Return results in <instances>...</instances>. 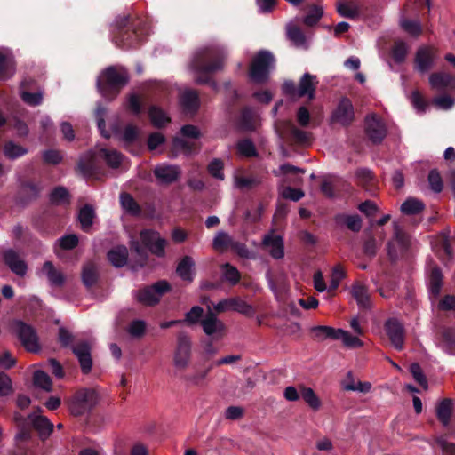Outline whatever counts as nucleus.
<instances>
[{
    "mask_svg": "<svg viewBox=\"0 0 455 455\" xmlns=\"http://www.w3.org/2000/svg\"><path fill=\"white\" fill-rule=\"evenodd\" d=\"M225 56V51L220 46H209L196 52L190 65L196 82L209 84L216 90L218 85L210 78V75L223 68Z\"/></svg>",
    "mask_w": 455,
    "mask_h": 455,
    "instance_id": "nucleus-1",
    "label": "nucleus"
},
{
    "mask_svg": "<svg viewBox=\"0 0 455 455\" xmlns=\"http://www.w3.org/2000/svg\"><path fill=\"white\" fill-rule=\"evenodd\" d=\"M127 83L128 75L125 69L109 67L98 77L97 88L102 97L110 100L119 93L120 89Z\"/></svg>",
    "mask_w": 455,
    "mask_h": 455,
    "instance_id": "nucleus-2",
    "label": "nucleus"
},
{
    "mask_svg": "<svg viewBox=\"0 0 455 455\" xmlns=\"http://www.w3.org/2000/svg\"><path fill=\"white\" fill-rule=\"evenodd\" d=\"M275 58L270 52L260 51L253 58L250 67V77L258 84L268 79L270 70L274 68Z\"/></svg>",
    "mask_w": 455,
    "mask_h": 455,
    "instance_id": "nucleus-3",
    "label": "nucleus"
},
{
    "mask_svg": "<svg viewBox=\"0 0 455 455\" xmlns=\"http://www.w3.org/2000/svg\"><path fill=\"white\" fill-rule=\"evenodd\" d=\"M98 403V394L94 389L83 388L68 400V408L75 416L89 412Z\"/></svg>",
    "mask_w": 455,
    "mask_h": 455,
    "instance_id": "nucleus-4",
    "label": "nucleus"
},
{
    "mask_svg": "<svg viewBox=\"0 0 455 455\" xmlns=\"http://www.w3.org/2000/svg\"><path fill=\"white\" fill-rule=\"evenodd\" d=\"M12 328L28 351L35 353L39 350L38 338L32 326L20 320H15L12 323Z\"/></svg>",
    "mask_w": 455,
    "mask_h": 455,
    "instance_id": "nucleus-5",
    "label": "nucleus"
},
{
    "mask_svg": "<svg viewBox=\"0 0 455 455\" xmlns=\"http://www.w3.org/2000/svg\"><path fill=\"white\" fill-rule=\"evenodd\" d=\"M169 290L170 284L163 280L137 291L134 293V297L139 302L147 306H152L156 304L161 297Z\"/></svg>",
    "mask_w": 455,
    "mask_h": 455,
    "instance_id": "nucleus-6",
    "label": "nucleus"
},
{
    "mask_svg": "<svg viewBox=\"0 0 455 455\" xmlns=\"http://www.w3.org/2000/svg\"><path fill=\"white\" fill-rule=\"evenodd\" d=\"M394 237L387 243V253L392 260L397 259L399 254L405 252L411 245V237L403 232L399 224L393 222Z\"/></svg>",
    "mask_w": 455,
    "mask_h": 455,
    "instance_id": "nucleus-7",
    "label": "nucleus"
},
{
    "mask_svg": "<svg viewBox=\"0 0 455 455\" xmlns=\"http://www.w3.org/2000/svg\"><path fill=\"white\" fill-rule=\"evenodd\" d=\"M204 332L212 339H220L226 331L225 323L211 310L200 321Z\"/></svg>",
    "mask_w": 455,
    "mask_h": 455,
    "instance_id": "nucleus-8",
    "label": "nucleus"
},
{
    "mask_svg": "<svg viewBox=\"0 0 455 455\" xmlns=\"http://www.w3.org/2000/svg\"><path fill=\"white\" fill-rule=\"evenodd\" d=\"M191 357V341L185 334L178 336L177 347L173 356L174 366L179 370L186 369Z\"/></svg>",
    "mask_w": 455,
    "mask_h": 455,
    "instance_id": "nucleus-9",
    "label": "nucleus"
},
{
    "mask_svg": "<svg viewBox=\"0 0 455 455\" xmlns=\"http://www.w3.org/2000/svg\"><path fill=\"white\" fill-rule=\"evenodd\" d=\"M365 131L373 143H380L387 135L386 124L375 114H371L365 118Z\"/></svg>",
    "mask_w": 455,
    "mask_h": 455,
    "instance_id": "nucleus-10",
    "label": "nucleus"
},
{
    "mask_svg": "<svg viewBox=\"0 0 455 455\" xmlns=\"http://www.w3.org/2000/svg\"><path fill=\"white\" fill-rule=\"evenodd\" d=\"M140 239L142 243L155 255L163 257L164 255V248L166 240L162 238L159 233L146 229L141 231Z\"/></svg>",
    "mask_w": 455,
    "mask_h": 455,
    "instance_id": "nucleus-11",
    "label": "nucleus"
},
{
    "mask_svg": "<svg viewBox=\"0 0 455 455\" xmlns=\"http://www.w3.org/2000/svg\"><path fill=\"white\" fill-rule=\"evenodd\" d=\"M213 308L218 312L233 310L245 315H251L253 314L252 307L238 298L220 300L213 305Z\"/></svg>",
    "mask_w": 455,
    "mask_h": 455,
    "instance_id": "nucleus-12",
    "label": "nucleus"
},
{
    "mask_svg": "<svg viewBox=\"0 0 455 455\" xmlns=\"http://www.w3.org/2000/svg\"><path fill=\"white\" fill-rule=\"evenodd\" d=\"M385 330L394 347L402 350L404 341L403 324L396 319H389L386 322Z\"/></svg>",
    "mask_w": 455,
    "mask_h": 455,
    "instance_id": "nucleus-13",
    "label": "nucleus"
},
{
    "mask_svg": "<svg viewBox=\"0 0 455 455\" xmlns=\"http://www.w3.org/2000/svg\"><path fill=\"white\" fill-rule=\"evenodd\" d=\"M72 351L78 359L82 371L84 374L90 372L92 367V360L91 355V347L88 342H77L72 347Z\"/></svg>",
    "mask_w": 455,
    "mask_h": 455,
    "instance_id": "nucleus-14",
    "label": "nucleus"
},
{
    "mask_svg": "<svg viewBox=\"0 0 455 455\" xmlns=\"http://www.w3.org/2000/svg\"><path fill=\"white\" fill-rule=\"evenodd\" d=\"M355 117L354 107L348 99H342L332 114L333 122L342 125L349 124Z\"/></svg>",
    "mask_w": 455,
    "mask_h": 455,
    "instance_id": "nucleus-15",
    "label": "nucleus"
},
{
    "mask_svg": "<svg viewBox=\"0 0 455 455\" xmlns=\"http://www.w3.org/2000/svg\"><path fill=\"white\" fill-rule=\"evenodd\" d=\"M305 171L290 164H282L277 170H274L273 173L277 177H282L283 183H291L298 185L302 181L300 174Z\"/></svg>",
    "mask_w": 455,
    "mask_h": 455,
    "instance_id": "nucleus-16",
    "label": "nucleus"
},
{
    "mask_svg": "<svg viewBox=\"0 0 455 455\" xmlns=\"http://www.w3.org/2000/svg\"><path fill=\"white\" fill-rule=\"evenodd\" d=\"M3 259L14 274L20 276L26 275L28 270L27 264L14 250H6L3 254Z\"/></svg>",
    "mask_w": 455,
    "mask_h": 455,
    "instance_id": "nucleus-17",
    "label": "nucleus"
},
{
    "mask_svg": "<svg viewBox=\"0 0 455 455\" xmlns=\"http://www.w3.org/2000/svg\"><path fill=\"white\" fill-rule=\"evenodd\" d=\"M435 52L431 47H421L418 50L415 57V68L420 73H425L434 64Z\"/></svg>",
    "mask_w": 455,
    "mask_h": 455,
    "instance_id": "nucleus-18",
    "label": "nucleus"
},
{
    "mask_svg": "<svg viewBox=\"0 0 455 455\" xmlns=\"http://www.w3.org/2000/svg\"><path fill=\"white\" fill-rule=\"evenodd\" d=\"M154 174L160 182L169 184L179 178L180 169L177 165L163 164L155 168Z\"/></svg>",
    "mask_w": 455,
    "mask_h": 455,
    "instance_id": "nucleus-19",
    "label": "nucleus"
},
{
    "mask_svg": "<svg viewBox=\"0 0 455 455\" xmlns=\"http://www.w3.org/2000/svg\"><path fill=\"white\" fill-rule=\"evenodd\" d=\"M28 419L43 440L46 439L53 430V424L45 416L33 412L29 414Z\"/></svg>",
    "mask_w": 455,
    "mask_h": 455,
    "instance_id": "nucleus-20",
    "label": "nucleus"
},
{
    "mask_svg": "<svg viewBox=\"0 0 455 455\" xmlns=\"http://www.w3.org/2000/svg\"><path fill=\"white\" fill-rule=\"evenodd\" d=\"M262 243L274 259H279L283 257V242L280 235L268 234L265 235Z\"/></svg>",
    "mask_w": 455,
    "mask_h": 455,
    "instance_id": "nucleus-21",
    "label": "nucleus"
},
{
    "mask_svg": "<svg viewBox=\"0 0 455 455\" xmlns=\"http://www.w3.org/2000/svg\"><path fill=\"white\" fill-rule=\"evenodd\" d=\"M429 84L437 91L455 89V77L445 72L433 73L429 76Z\"/></svg>",
    "mask_w": 455,
    "mask_h": 455,
    "instance_id": "nucleus-22",
    "label": "nucleus"
},
{
    "mask_svg": "<svg viewBox=\"0 0 455 455\" xmlns=\"http://www.w3.org/2000/svg\"><path fill=\"white\" fill-rule=\"evenodd\" d=\"M15 73L13 56L6 48H0V78L7 79Z\"/></svg>",
    "mask_w": 455,
    "mask_h": 455,
    "instance_id": "nucleus-23",
    "label": "nucleus"
},
{
    "mask_svg": "<svg viewBox=\"0 0 455 455\" xmlns=\"http://www.w3.org/2000/svg\"><path fill=\"white\" fill-rule=\"evenodd\" d=\"M316 84V76L305 73L299 81L298 97L307 96L309 100L314 99Z\"/></svg>",
    "mask_w": 455,
    "mask_h": 455,
    "instance_id": "nucleus-24",
    "label": "nucleus"
},
{
    "mask_svg": "<svg viewBox=\"0 0 455 455\" xmlns=\"http://www.w3.org/2000/svg\"><path fill=\"white\" fill-rule=\"evenodd\" d=\"M41 273L46 276L51 286L60 287L65 283L64 275L51 261L44 262Z\"/></svg>",
    "mask_w": 455,
    "mask_h": 455,
    "instance_id": "nucleus-25",
    "label": "nucleus"
},
{
    "mask_svg": "<svg viewBox=\"0 0 455 455\" xmlns=\"http://www.w3.org/2000/svg\"><path fill=\"white\" fill-rule=\"evenodd\" d=\"M351 293L360 307L369 308L371 307L370 295L366 286L355 283L351 288Z\"/></svg>",
    "mask_w": 455,
    "mask_h": 455,
    "instance_id": "nucleus-26",
    "label": "nucleus"
},
{
    "mask_svg": "<svg viewBox=\"0 0 455 455\" xmlns=\"http://www.w3.org/2000/svg\"><path fill=\"white\" fill-rule=\"evenodd\" d=\"M109 262L116 267H122L127 263L128 251L125 246H116L108 253Z\"/></svg>",
    "mask_w": 455,
    "mask_h": 455,
    "instance_id": "nucleus-27",
    "label": "nucleus"
},
{
    "mask_svg": "<svg viewBox=\"0 0 455 455\" xmlns=\"http://www.w3.org/2000/svg\"><path fill=\"white\" fill-rule=\"evenodd\" d=\"M180 103L188 112H195L199 108V98L196 91L185 90L180 96Z\"/></svg>",
    "mask_w": 455,
    "mask_h": 455,
    "instance_id": "nucleus-28",
    "label": "nucleus"
},
{
    "mask_svg": "<svg viewBox=\"0 0 455 455\" xmlns=\"http://www.w3.org/2000/svg\"><path fill=\"white\" fill-rule=\"evenodd\" d=\"M194 260L189 256H185L178 264L176 272L184 280L191 282L194 278Z\"/></svg>",
    "mask_w": 455,
    "mask_h": 455,
    "instance_id": "nucleus-29",
    "label": "nucleus"
},
{
    "mask_svg": "<svg viewBox=\"0 0 455 455\" xmlns=\"http://www.w3.org/2000/svg\"><path fill=\"white\" fill-rule=\"evenodd\" d=\"M99 155L111 168L119 167L124 158L123 156L115 149L102 148L100 150Z\"/></svg>",
    "mask_w": 455,
    "mask_h": 455,
    "instance_id": "nucleus-30",
    "label": "nucleus"
},
{
    "mask_svg": "<svg viewBox=\"0 0 455 455\" xmlns=\"http://www.w3.org/2000/svg\"><path fill=\"white\" fill-rule=\"evenodd\" d=\"M337 12L342 17L355 19L359 15L360 9L355 3L339 2L337 4Z\"/></svg>",
    "mask_w": 455,
    "mask_h": 455,
    "instance_id": "nucleus-31",
    "label": "nucleus"
},
{
    "mask_svg": "<svg viewBox=\"0 0 455 455\" xmlns=\"http://www.w3.org/2000/svg\"><path fill=\"white\" fill-rule=\"evenodd\" d=\"M98 278V267L94 262H88L83 267L82 280L84 285H93Z\"/></svg>",
    "mask_w": 455,
    "mask_h": 455,
    "instance_id": "nucleus-32",
    "label": "nucleus"
},
{
    "mask_svg": "<svg viewBox=\"0 0 455 455\" xmlns=\"http://www.w3.org/2000/svg\"><path fill=\"white\" fill-rule=\"evenodd\" d=\"M78 236L75 234L63 235L55 242L54 251L59 255V249L72 250L78 244Z\"/></svg>",
    "mask_w": 455,
    "mask_h": 455,
    "instance_id": "nucleus-33",
    "label": "nucleus"
},
{
    "mask_svg": "<svg viewBox=\"0 0 455 455\" xmlns=\"http://www.w3.org/2000/svg\"><path fill=\"white\" fill-rule=\"evenodd\" d=\"M336 220L344 223L353 232H358L362 228V219L357 214H339Z\"/></svg>",
    "mask_w": 455,
    "mask_h": 455,
    "instance_id": "nucleus-34",
    "label": "nucleus"
},
{
    "mask_svg": "<svg viewBox=\"0 0 455 455\" xmlns=\"http://www.w3.org/2000/svg\"><path fill=\"white\" fill-rule=\"evenodd\" d=\"M425 205L422 201L410 197L401 205V212L406 215H416L421 212Z\"/></svg>",
    "mask_w": 455,
    "mask_h": 455,
    "instance_id": "nucleus-35",
    "label": "nucleus"
},
{
    "mask_svg": "<svg viewBox=\"0 0 455 455\" xmlns=\"http://www.w3.org/2000/svg\"><path fill=\"white\" fill-rule=\"evenodd\" d=\"M451 404V400L443 399L436 407V416L443 426H447L450 422Z\"/></svg>",
    "mask_w": 455,
    "mask_h": 455,
    "instance_id": "nucleus-36",
    "label": "nucleus"
},
{
    "mask_svg": "<svg viewBox=\"0 0 455 455\" xmlns=\"http://www.w3.org/2000/svg\"><path fill=\"white\" fill-rule=\"evenodd\" d=\"M234 240L224 231H219L213 238L212 246L217 251H225L232 247Z\"/></svg>",
    "mask_w": 455,
    "mask_h": 455,
    "instance_id": "nucleus-37",
    "label": "nucleus"
},
{
    "mask_svg": "<svg viewBox=\"0 0 455 455\" xmlns=\"http://www.w3.org/2000/svg\"><path fill=\"white\" fill-rule=\"evenodd\" d=\"M337 339H340L344 346L347 347L355 348L363 346V342L357 337L342 329H337L335 340Z\"/></svg>",
    "mask_w": 455,
    "mask_h": 455,
    "instance_id": "nucleus-38",
    "label": "nucleus"
},
{
    "mask_svg": "<svg viewBox=\"0 0 455 455\" xmlns=\"http://www.w3.org/2000/svg\"><path fill=\"white\" fill-rule=\"evenodd\" d=\"M313 336L317 340H324L326 339H335L337 329L330 326L318 325L311 328Z\"/></svg>",
    "mask_w": 455,
    "mask_h": 455,
    "instance_id": "nucleus-39",
    "label": "nucleus"
},
{
    "mask_svg": "<svg viewBox=\"0 0 455 455\" xmlns=\"http://www.w3.org/2000/svg\"><path fill=\"white\" fill-rule=\"evenodd\" d=\"M28 153V149L12 142L8 141L4 146V154L9 159L19 158Z\"/></svg>",
    "mask_w": 455,
    "mask_h": 455,
    "instance_id": "nucleus-40",
    "label": "nucleus"
},
{
    "mask_svg": "<svg viewBox=\"0 0 455 455\" xmlns=\"http://www.w3.org/2000/svg\"><path fill=\"white\" fill-rule=\"evenodd\" d=\"M93 218L94 211L91 206L85 205L80 210L78 220L84 231H88L92 227Z\"/></svg>",
    "mask_w": 455,
    "mask_h": 455,
    "instance_id": "nucleus-41",
    "label": "nucleus"
},
{
    "mask_svg": "<svg viewBox=\"0 0 455 455\" xmlns=\"http://www.w3.org/2000/svg\"><path fill=\"white\" fill-rule=\"evenodd\" d=\"M148 116L155 126L161 127L170 122L167 115L159 108L152 106L148 110Z\"/></svg>",
    "mask_w": 455,
    "mask_h": 455,
    "instance_id": "nucleus-42",
    "label": "nucleus"
},
{
    "mask_svg": "<svg viewBox=\"0 0 455 455\" xmlns=\"http://www.w3.org/2000/svg\"><path fill=\"white\" fill-rule=\"evenodd\" d=\"M442 272L439 267H435L431 270L429 276V291L434 296L439 295L442 286Z\"/></svg>",
    "mask_w": 455,
    "mask_h": 455,
    "instance_id": "nucleus-43",
    "label": "nucleus"
},
{
    "mask_svg": "<svg viewBox=\"0 0 455 455\" xmlns=\"http://www.w3.org/2000/svg\"><path fill=\"white\" fill-rule=\"evenodd\" d=\"M50 201L52 204L64 205L69 203V194L63 187L54 188L50 195Z\"/></svg>",
    "mask_w": 455,
    "mask_h": 455,
    "instance_id": "nucleus-44",
    "label": "nucleus"
},
{
    "mask_svg": "<svg viewBox=\"0 0 455 455\" xmlns=\"http://www.w3.org/2000/svg\"><path fill=\"white\" fill-rule=\"evenodd\" d=\"M256 114L251 108H246L241 114L240 125L244 130H253L256 127Z\"/></svg>",
    "mask_w": 455,
    "mask_h": 455,
    "instance_id": "nucleus-45",
    "label": "nucleus"
},
{
    "mask_svg": "<svg viewBox=\"0 0 455 455\" xmlns=\"http://www.w3.org/2000/svg\"><path fill=\"white\" fill-rule=\"evenodd\" d=\"M288 38L296 45L302 46L305 44L306 38L303 32L295 25L288 24L287 28Z\"/></svg>",
    "mask_w": 455,
    "mask_h": 455,
    "instance_id": "nucleus-46",
    "label": "nucleus"
},
{
    "mask_svg": "<svg viewBox=\"0 0 455 455\" xmlns=\"http://www.w3.org/2000/svg\"><path fill=\"white\" fill-rule=\"evenodd\" d=\"M300 395L304 401L314 410H318L321 403L319 398L310 387H300Z\"/></svg>",
    "mask_w": 455,
    "mask_h": 455,
    "instance_id": "nucleus-47",
    "label": "nucleus"
},
{
    "mask_svg": "<svg viewBox=\"0 0 455 455\" xmlns=\"http://www.w3.org/2000/svg\"><path fill=\"white\" fill-rule=\"evenodd\" d=\"M33 381L36 387L45 391L52 389V380L49 375L43 371L38 370L34 372Z\"/></svg>",
    "mask_w": 455,
    "mask_h": 455,
    "instance_id": "nucleus-48",
    "label": "nucleus"
},
{
    "mask_svg": "<svg viewBox=\"0 0 455 455\" xmlns=\"http://www.w3.org/2000/svg\"><path fill=\"white\" fill-rule=\"evenodd\" d=\"M290 132L295 142L299 144L304 145L311 141L312 134L310 132L300 130L292 124H290Z\"/></svg>",
    "mask_w": 455,
    "mask_h": 455,
    "instance_id": "nucleus-49",
    "label": "nucleus"
},
{
    "mask_svg": "<svg viewBox=\"0 0 455 455\" xmlns=\"http://www.w3.org/2000/svg\"><path fill=\"white\" fill-rule=\"evenodd\" d=\"M432 104L435 105L437 109L450 110L455 105V100L450 95L443 94L434 98Z\"/></svg>",
    "mask_w": 455,
    "mask_h": 455,
    "instance_id": "nucleus-50",
    "label": "nucleus"
},
{
    "mask_svg": "<svg viewBox=\"0 0 455 455\" xmlns=\"http://www.w3.org/2000/svg\"><path fill=\"white\" fill-rule=\"evenodd\" d=\"M21 100L29 106H38L43 101V92H29L23 89L20 90V92Z\"/></svg>",
    "mask_w": 455,
    "mask_h": 455,
    "instance_id": "nucleus-51",
    "label": "nucleus"
},
{
    "mask_svg": "<svg viewBox=\"0 0 455 455\" xmlns=\"http://www.w3.org/2000/svg\"><path fill=\"white\" fill-rule=\"evenodd\" d=\"M261 180L255 176H236L235 185L238 188H250L260 184Z\"/></svg>",
    "mask_w": 455,
    "mask_h": 455,
    "instance_id": "nucleus-52",
    "label": "nucleus"
},
{
    "mask_svg": "<svg viewBox=\"0 0 455 455\" xmlns=\"http://www.w3.org/2000/svg\"><path fill=\"white\" fill-rule=\"evenodd\" d=\"M120 203L122 207L132 213L137 214L140 212V207L138 204L135 202V200L127 193H122L120 195Z\"/></svg>",
    "mask_w": 455,
    "mask_h": 455,
    "instance_id": "nucleus-53",
    "label": "nucleus"
},
{
    "mask_svg": "<svg viewBox=\"0 0 455 455\" xmlns=\"http://www.w3.org/2000/svg\"><path fill=\"white\" fill-rule=\"evenodd\" d=\"M408 52V46L407 44L403 41H397L395 42L394 47H393V58L395 61L401 63L404 61L406 55Z\"/></svg>",
    "mask_w": 455,
    "mask_h": 455,
    "instance_id": "nucleus-54",
    "label": "nucleus"
},
{
    "mask_svg": "<svg viewBox=\"0 0 455 455\" xmlns=\"http://www.w3.org/2000/svg\"><path fill=\"white\" fill-rule=\"evenodd\" d=\"M411 101L416 110L419 113H425L429 107V103L417 91L411 93Z\"/></svg>",
    "mask_w": 455,
    "mask_h": 455,
    "instance_id": "nucleus-55",
    "label": "nucleus"
},
{
    "mask_svg": "<svg viewBox=\"0 0 455 455\" xmlns=\"http://www.w3.org/2000/svg\"><path fill=\"white\" fill-rule=\"evenodd\" d=\"M174 150L181 152L185 155H190L193 153L194 143H191L181 138H175L172 142Z\"/></svg>",
    "mask_w": 455,
    "mask_h": 455,
    "instance_id": "nucleus-56",
    "label": "nucleus"
},
{
    "mask_svg": "<svg viewBox=\"0 0 455 455\" xmlns=\"http://www.w3.org/2000/svg\"><path fill=\"white\" fill-rule=\"evenodd\" d=\"M237 150L243 156H253L256 155L255 146L250 140H243L237 143Z\"/></svg>",
    "mask_w": 455,
    "mask_h": 455,
    "instance_id": "nucleus-57",
    "label": "nucleus"
},
{
    "mask_svg": "<svg viewBox=\"0 0 455 455\" xmlns=\"http://www.w3.org/2000/svg\"><path fill=\"white\" fill-rule=\"evenodd\" d=\"M146 330V323L142 320L132 321L127 329L128 333L134 338H140Z\"/></svg>",
    "mask_w": 455,
    "mask_h": 455,
    "instance_id": "nucleus-58",
    "label": "nucleus"
},
{
    "mask_svg": "<svg viewBox=\"0 0 455 455\" xmlns=\"http://www.w3.org/2000/svg\"><path fill=\"white\" fill-rule=\"evenodd\" d=\"M223 276L232 284H235L240 280L239 271L228 263L223 266Z\"/></svg>",
    "mask_w": 455,
    "mask_h": 455,
    "instance_id": "nucleus-59",
    "label": "nucleus"
},
{
    "mask_svg": "<svg viewBox=\"0 0 455 455\" xmlns=\"http://www.w3.org/2000/svg\"><path fill=\"white\" fill-rule=\"evenodd\" d=\"M401 26L407 33L412 36H417L421 33V26L418 20H401Z\"/></svg>",
    "mask_w": 455,
    "mask_h": 455,
    "instance_id": "nucleus-60",
    "label": "nucleus"
},
{
    "mask_svg": "<svg viewBox=\"0 0 455 455\" xmlns=\"http://www.w3.org/2000/svg\"><path fill=\"white\" fill-rule=\"evenodd\" d=\"M210 174L220 180H224L223 163L220 159L212 160L208 165Z\"/></svg>",
    "mask_w": 455,
    "mask_h": 455,
    "instance_id": "nucleus-61",
    "label": "nucleus"
},
{
    "mask_svg": "<svg viewBox=\"0 0 455 455\" xmlns=\"http://www.w3.org/2000/svg\"><path fill=\"white\" fill-rule=\"evenodd\" d=\"M204 310L199 306L193 307L185 315V322L195 324L203 319Z\"/></svg>",
    "mask_w": 455,
    "mask_h": 455,
    "instance_id": "nucleus-62",
    "label": "nucleus"
},
{
    "mask_svg": "<svg viewBox=\"0 0 455 455\" xmlns=\"http://www.w3.org/2000/svg\"><path fill=\"white\" fill-rule=\"evenodd\" d=\"M428 182L433 191L439 193L443 189V180L436 170L430 171L428 174Z\"/></svg>",
    "mask_w": 455,
    "mask_h": 455,
    "instance_id": "nucleus-63",
    "label": "nucleus"
},
{
    "mask_svg": "<svg viewBox=\"0 0 455 455\" xmlns=\"http://www.w3.org/2000/svg\"><path fill=\"white\" fill-rule=\"evenodd\" d=\"M282 196L284 198L297 202L301 199L305 194L301 189L293 188L290 186H287L282 190Z\"/></svg>",
    "mask_w": 455,
    "mask_h": 455,
    "instance_id": "nucleus-64",
    "label": "nucleus"
}]
</instances>
